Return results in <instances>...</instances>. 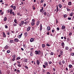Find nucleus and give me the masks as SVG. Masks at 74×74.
I'll return each instance as SVG.
<instances>
[{"instance_id": "nucleus-49", "label": "nucleus", "mask_w": 74, "mask_h": 74, "mask_svg": "<svg viewBox=\"0 0 74 74\" xmlns=\"http://www.w3.org/2000/svg\"><path fill=\"white\" fill-rule=\"evenodd\" d=\"M50 33V32H49V31L48 32H47V35H49Z\"/></svg>"}, {"instance_id": "nucleus-45", "label": "nucleus", "mask_w": 74, "mask_h": 74, "mask_svg": "<svg viewBox=\"0 0 74 74\" xmlns=\"http://www.w3.org/2000/svg\"><path fill=\"white\" fill-rule=\"evenodd\" d=\"M64 18H66L67 17V14H64L63 16Z\"/></svg>"}, {"instance_id": "nucleus-6", "label": "nucleus", "mask_w": 74, "mask_h": 74, "mask_svg": "<svg viewBox=\"0 0 74 74\" xmlns=\"http://www.w3.org/2000/svg\"><path fill=\"white\" fill-rule=\"evenodd\" d=\"M61 45L62 46L63 48H64V43L62 42L61 44Z\"/></svg>"}, {"instance_id": "nucleus-56", "label": "nucleus", "mask_w": 74, "mask_h": 74, "mask_svg": "<svg viewBox=\"0 0 74 74\" xmlns=\"http://www.w3.org/2000/svg\"><path fill=\"white\" fill-rule=\"evenodd\" d=\"M43 67L44 68V69H45V68H46V66H45V65H43Z\"/></svg>"}, {"instance_id": "nucleus-15", "label": "nucleus", "mask_w": 74, "mask_h": 74, "mask_svg": "<svg viewBox=\"0 0 74 74\" xmlns=\"http://www.w3.org/2000/svg\"><path fill=\"white\" fill-rule=\"evenodd\" d=\"M12 9H11L10 10V14H12V11H13Z\"/></svg>"}, {"instance_id": "nucleus-7", "label": "nucleus", "mask_w": 74, "mask_h": 74, "mask_svg": "<svg viewBox=\"0 0 74 74\" xmlns=\"http://www.w3.org/2000/svg\"><path fill=\"white\" fill-rule=\"evenodd\" d=\"M30 41L31 42H33V41H34V39L33 38H31L30 39Z\"/></svg>"}, {"instance_id": "nucleus-14", "label": "nucleus", "mask_w": 74, "mask_h": 74, "mask_svg": "<svg viewBox=\"0 0 74 74\" xmlns=\"http://www.w3.org/2000/svg\"><path fill=\"white\" fill-rule=\"evenodd\" d=\"M73 15H74V13L73 12H71L70 14L69 15L70 16H72Z\"/></svg>"}, {"instance_id": "nucleus-8", "label": "nucleus", "mask_w": 74, "mask_h": 74, "mask_svg": "<svg viewBox=\"0 0 74 74\" xmlns=\"http://www.w3.org/2000/svg\"><path fill=\"white\" fill-rule=\"evenodd\" d=\"M14 42H19V40L17 38H15L14 39Z\"/></svg>"}, {"instance_id": "nucleus-27", "label": "nucleus", "mask_w": 74, "mask_h": 74, "mask_svg": "<svg viewBox=\"0 0 74 74\" xmlns=\"http://www.w3.org/2000/svg\"><path fill=\"white\" fill-rule=\"evenodd\" d=\"M16 6H13V10H16Z\"/></svg>"}, {"instance_id": "nucleus-61", "label": "nucleus", "mask_w": 74, "mask_h": 74, "mask_svg": "<svg viewBox=\"0 0 74 74\" xmlns=\"http://www.w3.org/2000/svg\"><path fill=\"white\" fill-rule=\"evenodd\" d=\"M59 64H60V65H62V63H61V61L59 62Z\"/></svg>"}, {"instance_id": "nucleus-21", "label": "nucleus", "mask_w": 74, "mask_h": 74, "mask_svg": "<svg viewBox=\"0 0 74 74\" xmlns=\"http://www.w3.org/2000/svg\"><path fill=\"white\" fill-rule=\"evenodd\" d=\"M4 49H8V46L6 45L4 48Z\"/></svg>"}, {"instance_id": "nucleus-22", "label": "nucleus", "mask_w": 74, "mask_h": 74, "mask_svg": "<svg viewBox=\"0 0 74 74\" xmlns=\"http://www.w3.org/2000/svg\"><path fill=\"white\" fill-rule=\"evenodd\" d=\"M42 48H45V45L44 44H42Z\"/></svg>"}, {"instance_id": "nucleus-19", "label": "nucleus", "mask_w": 74, "mask_h": 74, "mask_svg": "<svg viewBox=\"0 0 74 74\" xmlns=\"http://www.w3.org/2000/svg\"><path fill=\"white\" fill-rule=\"evenodd\" d=\"M37 64H40V61H39V60H37Z\"/></svg>"}, {"instance_id": "nucleus-33", "label": "nucleus", "mask_w": 74, "mask_h": 74, "mask_svg": "<svg viewBox=\"0 0 74 74\" xmlns=\"http://www.w3.org/2000/svg\"><path fill=\"white\" fill-rule=\"evenodd\" d=\"M66 9L67 11H70V9H69V8H66Z\"/></svg>"}, {"instance_id": "nucleus-30", "label": "nucleus", "mask_w": 74, "mask_h": 74, "mask_svg": "<svg viewBox=\"0 0 74 74\" xmlns=\"http://www.w3.org/2000/svg\"><path fill=\"white\" fill-rule=\"evenodd\" d=\"M16 63H18V64H21V62H19V61L18 60L16 62Z\"/></svg>"}, {"instance_id": "nucleus-64", "label": "nucleus", "mask_w": 74, "mask_h": 74, "mask_svg": "<svg viewBox=\"0 0 74 74\" xmlns=\"http://www.w3.org/2000/svg\"><path fill=\"white\" fill-rule=\"evenodd\" d=\"M42 71L43 73H44L45 72V69H43Z\"/></svg>"}, {"instance_id": "nucleus-37", "label": "nucleus", "mask_w": 74, "mask_h": 74, "mask_svg": "<svg viewBox=\"0 0 74 74\" xmlns=\"http://www.w3.org/2000/svg\"><path fill=\"white\" fill-rule=\"evenodd\" d=\"M36 21L34 19H32V22H35Z\"/></svg>"}, {"instance_id": "nucleus-62", "label": "nucleus", "mask_w": 74, "mask_h": 74, "mask_svg": "<svg viewBox=\"0 0 74 74\" xmlns=\"http://www.w3.org/2000/svg\"><path fill=\"white\" fill-rule=\"evenodd\" d=\"M57 30H60V29H59V28L58 27L57 28Z\"/></svg>"}, {"instance_id": "nucleus-11", "label": "nucleus", "mask_w": 74, "mask_h": 74, "mask_svg": "<svg viewBox=\"0 0 74 74\" xmlns=\"http://www.w3.org/2000/svg\"><path fill=\"white\" fill-rule=\"evenodd\" d=\"M51 29V28L49 27H47V31H49Z\"/></svg>"}, {"instance_id": "nucleus-54", "label": "nucleus", "mask_w": 74, "mask_h": 74, "mask_svg": "<svg viewBox=\"0 0 74 74\" xmlns=\"http://www.w3.org/2000/svg\"><path fill=\"white\" fill-rule=\"evenodd\" d=\"M62 64H64V63H65V61H64V60H63L62 62Z\"/></svg>"}, {"instance_id": "nucleus-4", "label": "nucleus", "mask_w": 74, "mask_h": 74, "mask_svg": "<svg viewBox=\"0 0 74 74\" xmlns=\"http://www.w3.org/2000/svg\"><path fill=\"white\" fill-rule=\"evenodd\" d=\"M66 29V26H62L61 27L62 30H64Z\"/></svg>"}, {"instance_id": "nucleus-13", "label": "nucleus", "mask_w": 74, "mask_h": 74, "mask_svg": "<svg viewBox=\"0 0 74 74\" xmlns=\"http://www.w3.org/2000/svg\"><path fill=\"white\" fill-rule=\"evenodd\" d=\"M45 64L46 66H48V63L47 62H45Z\"/></svg>"}, {"instance_id": "nucleus-26", "label": "nucleus", "mask_w": 74, "mask_h": 74, "mask_svg": "<svg viewBox=\"0 0 74 74\" xmlns=\"http://www.w3.org/2000/svg\"><path fill=\"white\" fill-rule=\"evenodd\" d=\"M12 57L13 58L15 59L16 58V56H15V55H14L12 56Z\"/></svg>"}, {"instance_id": "nucleus-39", "label": "nucleus", "mask_w": 74, "mask_h": 74, "mask_svg": "<svg viewBox=\"0 0 74 74\" xmlns=\"http://www.w3.org/2000/svg\"><path fill=\"white\" fill-rule=\"evenodd\" d=\"M67 42H69L70 41V39L69 38H67Z\"/></svg>"}, {"instance_id": "nucleus-47", "label": "nucleus", "mask_w": 74, "mask_h": 74, "mask_svg": "<svg viewBox=\"0 0 74 74\" xmlns=\"http://www.w3.org/2000/svg\"><path fill=\"white\" fill-rule=\"evenodd\" d=\"M12 62H14V61H15V58H12Z\"/></svg>"}, {"instance_id": "nucleus-32", "label": "nucleus", "mask_w": 74, "mask_h": 74, "mask_svg": "<svg viewBox=\"0 0 74 74\" xmlns=\"http://www.w3.org/2000/svg\"><path fill=\"white\" fill-rule=\"evenodd\" d=\"M25 37H27V33L25 32Z\"/></svg>"}, {"instance_id": "nucleus-2", "label": "nucleus", "mask_w": 74, "mask_h": 74, "mask_svg": "<svg viewBox=\"0 0 74 74\" xmlns=\"http://www.w3.org/2000/svg\"><path fill=\"white\" fill-rule=\"evenodd\" d=\"M28 61V60L27 58H24L23 60V62L24 63H27Z\"/></svg>"}, {"instance_id": "nucleus-31", "label": "nucleus", "mask_w": 74, "mask_h": 74, "mask_svg": "<svg viewBox=\"0 0 74 74\" xmlns=\"http://www.w3.org/2000/svg\"><path fill=\"white\" fill-rule=\"evenodd\" d=\"M73 67V66L71 64H69V68H71V67Z\"/></svg>"}, {"instance_id": "nucleus-5", "label": "nucleus", "mask_w": 74, "mask_h": 74, "mask_svg": "<svg viewBox=\"0 0 74 74\" xmlns=\"http://www.w3.org/2000/svg\"><path fill=\"white\" fill-rule=\"evenodd\" d=\"M30 29H31V27L30 26H29L27 28V32H29L30 30Z\"/></svg>"}, {"instance_id": "nucleus-35", "label": "nucleus", "mask_w": 74, "mask_h": 74, "mask_svg": "<svg viewBox=\"0 0 74 74\" xmlns=\"http://www.w3.org/2000/svg\"><path fill=\"white\" fill-rule=\"evenodd\" d=\"M58 6L59 7V8H62V5L59 4L58 5Z\"/></svg>"}, {"instance_id": "nucleus-53", "label": "nucleus", "mask_w": 74, "mask_h": 74, "mask_svg": "<svg viewBox=\"0 0 74 74\" xmlns=\"http://www.w3.org/2000/svg\"><path fill=\"white\" fill-rule=\"evenodd\" d=\"M51 55H53V52H51L50 53Z\"/></svg>"}, {"instance_id": "nucleus-3", "label": "nucleus", "mask_w": 74, "mask_h": 74, "mask_svg": "<svg viewBox=\"0 0 74 74\" xmlns=\"http://www.w3.org/2000/svg\"><path fill=\"white\" fill-rule=\"evenodd\" d=\"M30 56H33V51H31L30 52Z\"/></svg>"}, {"instance_id": "nucleus-46", "label": "nucleus", "mask_w": 74, "mask_h": 74, "mask_svg": "<svg viewBox=\"0 0 74 74\" xmlns=\"http://www.w3.org/2000/svg\"><path fill=\"white\" fill-rule=\"evenodd\" d=\"M19 26H20L21 27H22V25H22V24H21V23H20L19 24Z\"/></svg>"}, {"instance_id": "nucleus-50", "label": "nucleus", "mask_w": 74, "mask_h": 74, "mask_svg": "<svg viewBox=\"0 0 74 74\" xmlns=\"http://www.w3.org/2000/svg\"><path fill=\"white\" fill-rule=\"evenodd\" d=\"M21 37H22V36H21L20 35H19L18 36V38H21Z\"/></svg>"}, {"instance_id": "nucleus-55", "label": "nucleus", "mask_w": 74, "mask_h": 74, "mask_svg": "<svg viewBox=\"0 0 74 74\" xmlns=\"http://www.w3.org/2000/svg\"><path fill=\"white\" fill-rule=\"evenodd\" d=\"M69 36H71L72 35V33L70 32L69 34Z\"/></svg>"}, {"instance_id": "nucleus-34", "label": "nucleus", "mask_w": 74, "mask_h": 74, "mask_svg": "<svg viewBox=\"0 0 74 74\" xmlns=\"http://www.w3.org/2000/svg\"><path fill=\"white\" fill-rule=\"evenodd\" d=\"M26 47H27L26 45H25V44H24L23 45V47H24V48H26Z\"/></svg>"}, {"instance_id": "nucleus-36", "label": "nucleus", "mask_w": 74, "mask_h": 74, "mask_svg": "<svg viewBox=\"0 0 74 74\" xmlns=\"http://www.w3.org/2000/svg\"><path fill=\"white\" fill-rule=\"evenodd\" d=\"M17 66L18 67H21V64H17Z\"/></svg>"}, {"instance_id": "nucleus-29", "label": "nucleus", "mask_w": 74, "mask_h": 74, "mask_svg": "<svg viewBox=\"0 0 74 74\" xmlns=\"http://www.w3.org/2000/svg\"><path fill=\"white\" fill-rule=\"evenodd\" d=\"M65 49H66V50H68V49H69V47L67 46H66L65 47Z\"/></svg>"}, {"instance_id": "nucleus-41", "label": "nucleus", "mask_w": 74, "mask_h": 74, "mask_svg": "<svg viewBox=\"0 0 74 74\" xmlns=\"http://www.w3.org/2000/svg\"><path fill=\"white\" fill-rule=\"evenodd\" d=\"M12 14L13 16H15V13H14V12H12Z\"/></svg>"}, {"instance_id": "nucleus-24", "label": "nucleus", "mask_w": 74, "mask_h": 74, "mask_svg": "<svg viewBox=\"0 0 74 74\" xmlns=\"http://www.w3.org/2000/svg\"><path fill=\"white\" fill-rule=\"evenodd\" d=\"M21 59V57H18L16 58V60H19Z\"/></svg>"}, {"instance_id": "nucleus-63", "label": "nucleus", "mask_w": 74, "mask_h": 74, "mask_svg": "<svg viewBox=\"0 0 74 74\" xmlns=\"http://www.w3.org/2000/svg\"><path fill=\"white\" fill-rule=\"evenodd\" d=\"M17 15L18 16H19V15H20V13H19L18 12L17 13Z\"/></svg>"}, {"instance_id": "nucleus-57", "label": "nucleus", "mask_w": 74, "mask_h": 74, "mask_svg": "<svg viewBox=\"0 0 74 74\" xmlns=\"http://www.w3.org/2000/svg\"><path fill=\"white\" fill-rule=\"evenodd\" d=\"M71 55H72V56H74V53H71Z\"/></svg>"}, {"instance_id": "nucleus-17", "label": "nucleus", "mask_w": 74, "mask_h": 74, "mask_svg": "<svg viewBox=\"0 0 74 74\" xmlns=\"http://www.w3.org/2000/svg\"><path fill=\"white\" fill-rule=\"evenodd\" d=\"M3 36L4 37H5L6 36V35H5V33L4 32H3Z\"/></svg>"}, {"instance_id": "nucleus-52", "label": "nucleus", "mask_w": 74, "mask_h": 74, "mask_svg": "<svg viewBox=\"0 0 74 74\" xmlns=\"http://www.w3.org/2000/svg\"><path fill=\"white\" fill-rule=\"evenodd\" d=\"M68 20H71V17H68Z\"/></svg>"}, {"instance_id": "nucleus-1", "label": "nucleus", "mask_w": 74, "mask_h": 74, "mask_svg": "<svg viewBox=\"0 0 74 74\" xmlns=\"http://www.w3.org/2000/svg\"><path fill=\"white\" fill-rule=\"evenodd\" d=\"M35 52V54H36V55H40L41 53V51H36Z\"/></svg>"}, {"instance_id": "nucleus-44", "label": "nucleus", "mask_w": 74, "mask_h": 74, "mask_svg": "<svg viewBox=\"0 0 74 74\" xmlns=\"http://www.w3.org/2000/svg\"><path fill=\"white\" fill-rule=\"evenodd\" d=\"M43 14L45 16H46L47 15V13L46 12H44Z\"/></svg>"}, {"instance_id": "nucleus-48", "label": "nucleus", "mask_w": 74, "mask_h": 74, "mask_svg": "<svg viewBox=\"0 0 74 74\" xmlns=\"http://www.w3.org/2000/svg\"><path fill=\"white\" fill-rule=\"evenodd\" d=\"M5 27L6 29H7L8 28V26L7 25H5Z\"/></svg>"}, {"instance_id": "nucleus-18", "label": "nucleus", "mask_w": 74, "mask_h": 74, "mask_svg": "<svg viewBox=\"0 0 74 74\" xmlns=\"http://www.w3.org/2000/svg\"><path fill=\"white\" fill-rule=\"evenodd\" d=\"M42 9H40V12H42V11H43V10L44 9V8L42 7Z\"/></svg>"}, {"instance_id": "nucleus-59", "label": "nucleus", "mask_w": 74, "mask_h": 74, "mask_svg": "<svg viewBox=\"0 0 74 74\" xmlns=\"http://www.w3.org/2000/svg\"><path fill=\"white\" fill-rule=\"evenodd\" d=\"M52 63V62L51 61L49 62V64H51Z\"/></svg>"}, {"instance_id": "nucleus-38", "label": "nucleus", "mask_w": 74, "mask_h": 74, "mask_svg": "<svg viewBox=\"0 0 74 74\" xmlns=\"http://www.w3.org/2000/svg\"><path fill=\"white\" fill-rule=\"evenodd\" d=\"M10 52V50H8L7 51V53H9Z\"/></svg>"}, {"instance_id": "nucleus-16", "label": "nucleus", "mask_w": 74, "mask_h": 74, "mask_svg": "<svg viewBox=\"0 0 74 74\" xmlns=\"http://www.w3.org/2000/svg\"><path fill=\"white\" fill-rule=\"evenodd\" d=\"M68 5H71V1H69L68 3Z\"/></svg>"}, {"instance_id": "nucleus-12", "label": "nucleus", "mask_w": 74, "mask_h": 74, "mask_svg": "<svg viewBox=\"0 0 74 74\" xmlns=\"http://www.w3.org/2000/svg\"><path fill=\"white\" fill-rule=\"evenodd\" d=\"M40 23V21H37L36 23V26H38V25H39V24Z\"/></svg>"}, {"instance_id": "nucleus-40", "label": "nucleus", "mask_w": 74, "mask_h": 74, "mask_svg": "<svg viewBox=\"0 0 74 74\" xmlns=\"http://www.w3.org/2000/svg\"><path fill=\"white\" fill-rule=\"evenodd\" d=\"M21 24L23 25V24H24V21H22L21 22Z\"/></svg>"}, {"instance_id": "nucleus-43", "label": "nucleus", "mask_w": 74, "mask_h": 74, "mask_svg": "<svg viewBox=\"0 0 74 74\" xmlns=\"http://www.w3.org/2000/svg\"><path fill=\"white\" fill-rule=\"evenodd\" d=\"M25 69H27V70H28L29 68H28V67H27V66H25Z\"/></svg>"}, {"instance_id": "nucleus-42", "label": "nucleus", "mask_w": 74, "mask_h": 74, "mask_svg": "<svg viewBox=\"0 0 74 74\" xmlns=\"http://www.w3.org/2000/svg\"><path fill=\"white\" fill-rule=\"evenodd\" d=\"M46 45L47 46V47H50V45H49V44L48 43H47L46 44Z\"/></svg>"}, {"instance_id": "nucleus-58", "label": "nucleus", "mask_w": 74, "mask_h": 74, "mask_svg": "<svg viewBox=\"0 0 74 74\" xmlns=\"http://www.w3.org/2000/svg\"><path fill=\"white\" fill-rule=\"evenodd\" d=\"M44 2V0H41L40 1V3H42Z\"/></svg>"}, {"instance_id": "nucleus-9", "label": "nucleus", "mask_w": 74, "mask_h": 74, "mask_svg": "<svg viewBox=\"0 0 74 74\" xmlns=\"http://www.w3.org/2000/svg\"><path fill=\"white\" fill-rule=\"evenodd\" d=\"M10 43H11V44H12V43H14V40H10Z\"/></svg>"}, {"instance_id": "nucleus-60", "label": "nucleus", "mask_w": 74, "mask_h": 74, "mask_svg": "<svg viewBox=\"0 0 74 74\" xmlns=\"http://www.w3.org/2000/svg\"><path fill=\"white\" fill-rule=\"evenodd\" d=\"M57 8H56V10H59V9H58V5H56Z\"/></svg>"}, {"instance_id": "nucleus-25", "label": "nucleus", "mask_w": 74, "mask_h": 74, "mask_svg": "<svg viewBox=\"0 0 74 74\" xmlns=\"http://www.w3.org/2000/svg\"><path fill=\"white\" fill-rule=\"evenodd\" d=\"M7 17H5V18H4V21H7Z\"/></svg>"}, {"instance_id": "nucleus-20", "label": "nucleus", "mask_w": 74, "mask_h": 74, "mask_svg": "<svg viewBox=\"0 0 74 74\" xmlns=\"http://www.w3.org/2000/svg\"><path fill=\"white\" fill-rule=\"evenodd\" d=\"M17 20H16V19H15L14 20V22L15 23H16V24H18V22H17Z\"/></svg>"}, {"instance_id": "nucleus-10", "label": "nucleus", "mask_w": 74, "mask_h": 74, "mask_svg": "<svg viewBox=\"0 0 74 74\" xmlns=\"http://www.w3.org/2000/svg\"><path fill=\"white\" fill-rule=\"evenodd\" d=\"M62 54H63V50H61L60 51V55H62Z\"/></svg>"}, {"instance_id": "nucleus-23", "label": "nucleus", "mask_w": 74, "mask_h": 74, "mask_svg": "<svg viewBox=\"0 0 74 74\" xmlns=\"http://www.w3.org/2000/svg\"><path fill=\"white\" fill-rule=\"evenodd\" d=\"M28 23H29V21H26L24 22V24L26 25H27Z\"/></svg>"}, {"instance_id": "nucleus-51", "label": "nucleus", "mask_w": 74, "mask_h": 74, "mask_svg": "<svg viewBox=\"0 0 74 74\" xmlns=\"http://www.w3.org/2000/svg\"><path fill=\"white\" fill-rule=\"evenodd\" d=\"M13 25L14 26H17V24L14 23Z\"/></svg>"}, {"instance_id": "nucleus-28", "label": "nucleus", "mask_w": 74, "mask_h": 74, "mask_svg": "<svg viewBox=\"0 0 74 74\" xmlns=\"http://www.w3.org/2000/svg\"><path fill=\"white\" fill-rule=\"evenodd\" d=\"M35 23L34 22H32L31 25H32V26H34V25Z\"/></svg>"}]
</instances>
